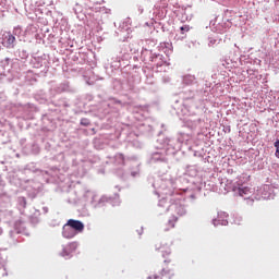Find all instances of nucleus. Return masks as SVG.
<instances>
[{"label":"nucleus","mask_w":279,"mask_h":279,"mask_svg":"<svg viewBox=\"0 0 279 279\" xmlns=\"http://www.w3.org/2000/svg\"><path fill=\"white\" fill-rule=\"evenodd\" d=\"M170 210H171V218L168 221V226L169 228H175V223L178 222V219H180V217H184V215H186V210L182 205H172L170 207Z\"/></svg>","instance_id":"nucleus-1"},{"label":"nucleus","mask_w":279,"mask_h":279,"mask_svg":"<svg viewBox=\"0 0 279 279\" xmlns=\"http://www.w3.org/2000/svg\"><path fill=\"white\" fill-rule=\"evenodd\" d=\"M165 267L162 268L160 275H151L149 277H147V279H162L167 278V279H173L175 277V271L173 270V268L169 267V265H167V263H169V260H165Z\"/></svg>","instance_id":"nucleus-2"},{"label":"nucleus","mask_w":279,"mask_h":279,"mask_svg":"<svg viewBox=\"0 0 279 279\" xmlns=\"http://www.w3.org/2000/svg\"><path fill=\"white\" fill-rule=\"evenodd\" d=\"M14 43H16V37L12 33H7L3 35L2 45L7 49H14Z\"/></svg>","instance_id":"nucleus-3"},{"label":"nucleus","mask_w":279,"mask_h":279,"mask_svg":"<svg viewBox=\"0 0 279 279\" xmlns=\"http://www.w3.org/2000/svg\"><path fill=\"white\" fill-rule=\"evenodd\" d=\"M68 226L74 230V232H84V223L80 220L70 219Z\"/></svg>","instance_id":"nucleus-4"},{"label":"nucleus","mask_w":279,"mask_h":279,"mask_svg":"<svg viewBox=\"0 0 279 279\" xmlns=\"http://www.w3.org/2000/svg\"><path fill=\"white\" fill-rule=\"evenodd\" d=\"M62 234H63L64 239H73V236H75V234H77V233L73 230V228H71L69 226V222H66L63 226Z\"/></svg>","instance_id":"nucleus-5"},{"label":"nucleus","mask_w":279,"mask_h":279,"mask_svg":"<svg viewBox=\"0 0 279 279\" xmlns=\"http://www.w3.org/2000/svg\"><path fill=\"white\" fill-rule=\"evenodd\" d=\"M238 193L240 195V197H247L251 195V191L250 187L245 186V187H239Z\"/></svg>","instance_id":"nucleus-6"},{"label":"nucleus","mask_w":279,"mask_h":279,"mask_svg":"<svg viewBox=\"0 0 279 279\" xmlns=\"http://www.w3.org/2000/svg\"><path fill=\"white\" fill-rule=\"evenodd\" d=\"M160 250L163 258L165 256L171 255V248L169 246H161Z\"/></svg>","instance_id":"nucleus-7"},{"label":"nucleus","mask_w":279,"mask_h":279,"mask_svg":"<svg viewBox=\"0 0 279 279\" xmlns=\"http://www.w3.org/2000/svg\"><path fill=\"white\" fill-rule=\"evenodd\" d=\"M181 34H184L185 32H190L191 31V26L189 25H184L180 27Z\"/></svg>","instance_id":"nucleus-8"},{"label":"nucleus","mask_w":279,"mask_h":279,"mask_svg":"<svg viewBox=\"0 0 279 279\" xmlns=\"http://www.w3.org/2000/svg\"><path fill=\"white\" fill-rule=\"evenodd\" d=\"M275 147H276V156L279 158V140L275 142Z\"/></svg>","instance_id":"nucleus-9"},{"label":"nucleus","mask_w":279,"mask_h":279,"mask_svg":"<svg viewBox=\"0 0 279 279\" xmlns=\"http://www.w3.org/2000/svg\"><path fill=\"white\" fill-rule=\"evenodd\" d=\"M81 124L86 126V125H90V122H88V120H86V119H83L81 121Z\"/></svg>","instance_id":"nucleus-10"}]
</instances>
